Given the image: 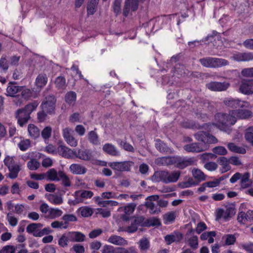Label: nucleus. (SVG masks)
<instances>
[{
    "label": "nucleus",
    "instance_id": "nucleus-38",
    "mask_svg": "<svg viewBox=\"0 0 253 253\" xmlns=\"http://www.w3.org/2000/svg\"><path fill=\"white\" fill-rule=\"evenodd\" d=\"M99 0H89L87 6L88 15H93L96 11Z\"/></svg>",
    "mask_w": 253,
    "mask_h": 253
},
{
    "label": "nucleus",
    "instance_id": "nucleus-37",
    "mask_svg": "<svg viewBox=\"0 0 253 253\" xmlns=\"http://www.w3.org/2000/svg\"><path fill=\"white\" fill-rule=\"evenodd\" d=\"M186 242L188 243V245L194 250H196L198 248V238L197 236L194 235L187 236Z\"/></svg>",
    "mask_w": 253,
    "mask_h": 253
},
{
    "label": "nucleus",
    "instance_id": "nucleus-50",
    "mask_svg": "<svg viewBox=\"0 0 253 253\" xmlns=\"http://www.w3.org/2000/svg\"><path fill=\"white\" fill-rule=\"evenodd\" d=\"M60 180L62 184L65 187H70L71 185L70 178L64 171L60 173L59 181Z\"/></svg>",
    "mask_w": 253,
    "mask_h": 253
},
{
    "label": "nucleus",
    "instance_id": "nucleus-26",
    "mask_svg": "<svg viewBox=\"0 0 253 253\" xmlns=\"http://www.w3.org/2000/svg\"><path fill=\"white\" fill-rule=\"evenodd\" d=\"M70 171L74 174H84L86 172V169L83 166L79 164H73L70 167Z\"/></svg>",
    "mask_w": 253,
    "mask_h": 253
},
{
    "label": "nucleus",
    "instance_id": "nucleus-53",
    "mask_svg": "<svg viewBox=\"0 0 253 253\" xmlns=\"http://www.w3.org/2000/svg\"><path fill=\"white\" fill-rule=\"evenodd\" d=\"M52 128L47 126L45 127L41 132V135L44 140H48L51 135Z\"/></svg>",
    "mask_w": 253,
    "mask_h": 253
},
{
    "label": "nucleus",
    "instance_id": "nucleus-21",
    "mask_svg": "<svg viewBox=\"0 0 253 253\" xmlns=\"http://www.w3.org/2000/svg\"><path fill=\"white\" fill-rule=\"evenodd\" d=\"M63 171L62 170L57 171L54 168L50 169L45 172L46 179L51 181H59L60 173Z\"/></svg>",
    "mask_w": 253,
    "mask_h": 253
},
{
    "label": "nucleus",
    "instance_id": "nucleus-39",
    "mask_svg": "<svg viewBox=\"0 0 253 253\" xmlns=\"http://www.w3.org/2000/svg\"><path fill=\"white\" fill-rule=\"evenodd\" d=\"M77 94L74 91L68 92L65 96V101L70 105H74L76 101Z\"/></svg>",
    "mask_w": 253,
    "mask_h": 253
},
{
    "label": "nucleus",
    "instance_id": "nucleus-57",
    "mask_svg": "<svg viewBox=\"0 0 253 253\" xmlns=\"http://www.w3.org/2000/svg\"><path fill=\"white\" fill-rule=\"evenodd\" d=\"M64 140L71 147H75L78 146V141L74 134L64 139Z\"/></svg>",
    "mask_w": 253,
    "mask_h": 253
},
{
    "label": "nucleus",
    "instance_id": "nucleus-23",
    "mask_svg": "<svg viewBox=\"0 0 253 253\" xmlns=\"http://www.w3.org/2000/svg\"><path fill=\"white\" fill-rule=\"evenodd\" d=\"M217 162L221 166L219 171L221 173H225L230 170V162L227 158L225 157H220L217 159Z\"/></svg>",
    "mask_w": 253,
    "mask_h": 253
},
{
    "label": "nucleus",
    "instance_id": "nucleus-6",
    "mask_svg": "<svg viewBox=\"0 0 253 253\" xmlns=\"http://www.w3.org/2000/svg\"><path fill=\"white\" fill-rule=\"evenodd\" d=\"M235 209L233 205H228L225 207V210L221 208L217 209L215 212L216 220H219L223 218L228 220L235 214Z\"/></svg>",
    "mask_w": 253,
    "mask_h": 253
},
{
    "label": "nucleus",
    "instance_id": "nucleus-63",
    "mask_svg": "<svg viewBox=\"0 0 253 253\" xmlns=\"http://www.w3.org/2000/svg\"><path fill=\"white\" fill-rule=\"evenodd\" d=\"M119 253H138V252L133 247L127 248L119 247Z\"/></svg>",
    "mask_w": 253,
    "mask_h": 253
},
{
    "label": "nucleus",
    "instance_id": "nucleus-43",
    "mask_svg": "<svg viewBox=\"0 0 253 253\" xmlns=\"http://www.w3.org/2000/svg\"><path fill=\"white\" fill-rule=\"evenodd\" d=\"M175 156L163 157L158 159V161L163 165H174Z\"/></svg>",
    "mask_w": 253,
    "mask_h": 253
},
{
    "label": "nucleus",
    "instance_id": "nucleus-52",
    "mask_svg": "<svg viewBox=\"0 0 253 253\" xmlns=\"http://www.w3.org/2000/svg\"><path fill=\"white\" fill-rule=\"evenodd\" d=\"M101 253H119V247L114 248L110 245H105L101 250Z\"/></svg>",
    "mask_w": 253,
    "mask_h": 253
},
{
    "label": "nucleus",
    "instance_id": "nucleus-8",
    "mask_svg": "<svg viewBox=\"0 0 253 253\" xmlns=\"http://www.w3.org/2000/svg\"><path fill=\"white\" fill-rule=\"evenodd\" d=\"M223 102L225 105L231 108H249L251 107L250 103L247 101H241L239 99L230 97L225 98Z\"/></svg>",
    "mask_w": 253,
    "mask_h": 253
},
{
    "label": "nucleus",
    "instance_id": "nucleus-16",
    "mask_svg": "<svg viewBox=\"0 0 253 253\" xmlns=\"http://www.w3.org/2000/svg\"><path fill=\"white\" fill-rule=\"evenodd\" d=\"M30 115L24 109L18 110L16 112L15 116L17 119L18 124L21 126H23L30 119Z\"/></svg>",
    "mask_w": 253,
    "mask_h": 253
},
{
    "label": "nucleus",
    "instance_id": "nucleus-17",
    "mask_svg": "<svg viewBox=\"0 0 253 253\" xmlns=\"http://www.w3.org/2000/svg\"><path fill=\"white\" fill-rule=\"evenodd\" d=\"M231 58L238 62H246L253 60V53L236 52L233 54Z\"/></svg>",
    "mask_w": 253,
    "mask_h": 253
},
{
    "label": "nucleus",
    "instance_id": "nucleus-18",
    "mask_svg": "<svg viewBox=\"0 0 253 253\" xmlns=\"http://www.w3.org/2000/svg\"><path fill=\"white\" fill-rule=\"evenodd\" d=\"M103 151L106 154L115 157L121 155V152L117 148L111 143H105L102 147Z\"/></svg>",
    "mask_w": 253,
    "mask_h": 253
},
{
    "label": "nucleus",
    "instance_id": "nucleus-3",
    "mask_svg": "<svg viewBox=\"0 0 253 253\" xmlns=\"http://www.w3.org/2000/svg\"><path fill=\"white\" fill-rule=\"evenodd\" d=\"M3 163L9 170L8 177L11 179L17 178L21 169V165L17 161L16 158L14 156H6Z\"/></svg>",
    "mask_w": 253,
    "mask_h": 253
},
{
    "label": "nucleus",
    "instance_id": "nucleus-48",
    "mask_svg": "<svg viewBox=\"0 0 253 253\" xmlns=\"http://www.w3.org/2000/svg\"><path fill=\"white\" fill-rule=\"evenodd\" d=\"M139 248L141 251L147 250L150 247V243L146 238H142L139 241Z\"/></svg>",
    "mask_w": 253,
    "mask_h": 253
},
{
    "label": "nucleus",
    "instance_id": "nucleus-32",
    "mask_svg": "<svg viewBox=\"0 0 253 253\" xmlns=\"http://www.w3.org/2000/svg\"><path fill=\"white\" fill-rule=\"evenodd\" d=\"M46 197L48 201L53 205H59L63 202V198L56 195L49 194L46 195Z\"/></svg>",
    "mask_w": 253,
    "mask_h": 253
},
{
    "label": "nucleus",
    "instance_id": "nucleus-1",
    "mask_svg": "<svg viewBox=\"0 0 253 253\" xmlns=\"http://www.w3.org/2000/svg\"><path fill=\"white\" fill-rule=\"evenodd\" d=\"M181 172L173 171L169 172L167 171H158L154 172L151 179L154 182L162 181L165 183L176 182L179 179Z\"/></svg>",
    "mask_w": 253,
    "mask_h": 253
},
{
    "label": "nucleus",
    "instance_id": "nucleus-58",
    "mask_svg": "<svg viewBox=\"0 0 253 253\" xmlns=\"http://www.w3.org/2000/svg\"><path fill=\"white\" fill-rule=\"evenodd\" d=\"M64 140L71 147H75L78 146V141L74 134L64 139Z\"/></svg>",
    "mask_w": 253,
    "mask_h": 253
},
{
    "label": "nucleus",
    "instance_id": "nucleus-33",
    "mask_svg": "<svg viewBox=\"0 0 253 253\" xmlns=\"http://www.w3.org/2000/svg\"><path fill=\"white\" fill-rule=\"evenodd\" d=\"M21 86L16 85L13 84H9L6 88V95L9 96H14L15 94L20 92Z\"/></svg>",
    "mask_w": 253,
    "mask_h": 253
},
{
    "label": "nucleus",
    "instance_id": "nucleus-27",
    "mask_svg": "<svg viewBox=\"0 0 253 253\" xmlns=\"http://www.w3.org/2000/svg\"><path fill=\"white\" fill-rule=\"evenodd\" d=\"M182 238V234L179 232H173L171 234L167 235L165 237V240L167 244L170 245L174 242H179Z\"/></svg>",
    "mask_w": 253,
    "mask_h": 253
},
{
    "label": "nucleus",
    "instance_id": "nucleus-47",
    "mask_svg": "<svg viewBox=\"0 0 253 253\" xmlns=\"http://www.w3.org/2000/svg\"><path fill=\"white\" fill-rule=\"evenodd\" d=\"M55 84L58 89H64L66 86L65 78L59 76L55 79Z\"/></svg>",
    "mask_w": 253,
    "mask_h": 253
},
{
    "label": "nucleus",
    "instance_id": "nucleus-28",
    "mask_svg": "<svg viewBox=\"0 0 253 253\" xmlns=\"http://www.w3.org/2000/svg\"><path fill=\"white\" fill-rule=\"evenodd\" d=\"M70 242H72V236L70 232L63 234L58 239V245L62 248H67Z\"/></svg>",
    "mask_w": 253,
    "mask_h": 253
},
{
    "label": "nucleus",
    "instance_id": "nucleus-25",
    "mask_svg": "<svg viewBox=\"0 0 253 253\" xmlns=\"http://www.w3.org/2000/svg\"><path fill=\"white\" fill-rule=\"evenodd\" d=\"M237 220L240 223L243 224H246L247 222L251 221V210H249L246 212L243 211L239 212L237 216Z\"/></svg>",
    "mask_w": 253,
    "mask_h": 253
},
{
    "label": "nucleus",
    "instance_id": "nucleus-60",
    "mask_svg": "<svg viewBox=\"0 0 253 253\" xmlns=\"http://www.w3.org/2000/svg\"><path fill=\"white\" fill-rule=\"evenodd\" d=\"M138 222L137 220H135L130 226H128L126 229L121 230L122 231H126L129 233L135 232L138 228Z\"/></svg>",
    "mask_w": 253,
    "mask_h": 253
},
{
    "label": "nucleus",
    "instance_id": "nucleus-4",
    "mask_svg": "<svg viewBox=\"0 0 253 253\" xmlns=\"http://www.w3.org/2000/svg\"><path fill=\"white\" fill-rule=\"evenodd\" d=\"M201 64L207 68H216L227 66L229 62L223 58L206 57L200 60Z\"/></svg>",
    "mask_w": 253,
    "mask_h": 253
},
{
    "label": "nucleus",
    "instance_id": "nucleus-22",
    "mask_svg": "<svg viewBox=\"0 0 253 253\" xmlns=\"http://www.w3.org/2000/svg\"><path fill=\"white\" fill-rule=\"evenodd\" d=\"M108 242L116 246H125L128 245V242L124 238L116 235L109 237Z\"/></svg>",
    "mask_w": 253,
    "mask_h": 253
},
{
    "label": "nucleus",
    "instance_id": "nucleus-29",
    "mask_svg": "<svg viewBox=\"0 0 253 253\" xmlns=\"http://www.w3.org/2000/svg\"><path fill=\"white\" fill-rule=\"evenodd\" d=\"M63 211L58 208H50L47 215H45V218L49 219H54L61 216Z\"/></svg>",
    "mask_w": 253,
    "mask_h": 253
},
{
    "label": "nucleus",
    "instance_id": "nucleus-64",
    "mask_svg": "<svg viewBox=\"0 0 253 253\" xmlns=\"http://www.w3.org/2000/svg\"><path fill=\"white\" fill-rule=\"evenodd\" d=\"M241 75L245 77H253V67L243 69L241 71Z\"/></svg>",
    "mask_w": 253,
    "mask_h": 253
},
{
    "label": "nucleus",
    "instance_id": "nucleus-44",
    "mask_svg": "<svg viewBox=\"0 0 253 253\" xmlns=\"http://www.w3.org/2000/svg\"><path fill=\"white\" fill-rule=\"evenodd\" d=\"M155 146L158 150L161 152H169L170 149L164 142L160 139L156 140Z\"/></svg>",
    "mask_w": 253,
    "mask_h": 253
},
{
    "label": "nucleus",
    "instance_id": "nucleus-19",
    "mask_svg": "<svg viewBox=\"0 0 253 253\" xmlns=\"http://www.w3.org/2000/svg\"><path fill=\"white\" fill-rule=\"evenodd\" d=\"M42 227V224L38 223H33L28 225L26 228L27 232L32 233L35 237H42V233L40 232V228Z\"/></svg>",
    "mask_w": 253,
    "mask_h": 253
},
{
    "label": "nucleus",
    "instance_id": "nucleus-10",
    "mask_svg": "<svg viewBox=\"0 0 253 253\" xmlns=\"http://www.w3.org/2000/svg\"><path fill=\"white\" fill-rule=\"evenodd\" d=\"M56 100L53 96L46 97L41 105L42 110L48 114H52L54 110Z\"/></svg>",
    "mask_w": 253,
    "mask_h": 253
},
{
    "label": "nucleus",
    "instance_id": "nucleus-12",
    "mask_svg": "<svg viewBox=\"0 0 253 253\" xmlns=\"http://www.w3.org/2000/svg\"><path fill=\"white\" fill-rule=\"evenodd\" d=\"M183 149L187 152L199 153L207 150L208 149V146L195 142L184 145Z\"/></svg>",
    "mask_w": 253,
    "mask_h": 253
},
{
    "label": "nucleus",
    "instance_id": "nucleus-2",
    "mask_svg": "<svg viewBox=\"0 0 253 253\" xmlns=\"http://www.w3.org/2000/svg\"><path fill=\"white\" fill-rule=\"evenodd\" d=\"M216 123L212 124L211 127L216 126L220 130H224V127L229 125H233L236 123L235 116H232L231 111L229 112V114L222 113H218L215 116Z\"/></svg>",
    "mask_w": 253,
    "mask_h": 253
},
{
    "label": "nucleus",
    "instance_id": "nucleus-34",
    "mask_svg": "<svg viewBox=\"0 0 253 253\" xmlns=\"http://www.w3.org/2000/svg\"><path fill=\"white\" fill-rule=\"evenodd\" d=\"M87 137L90 143L96 145L100 144L98 135L95 130L89 131Z\"/></svg>",
    "mask_w": 253,
    "mask_h": 253
},
{
    "label": "nucleus",
    "instance_id": "nucleus-30",
    "mask_svg": "<svg viewBox=\"0 0 253 253\" xmlns=\"http://www.w3.org/2000/svg\"><path fill=\"white\" fill-rule=\"evenodd\" d=\"M75 153L74 154V156H76L80 159L88 161L91 159V153L88 150H79L78 152L75 151Z\"/></svg>",
    "mask_w": 253,
    "mask_h": 253
},
{
    "label": "nucleus",
    "instance_id": "nucleus-55",
    "mask_svg": "<svg viewBox=\"0 0 253 253\" xmlns=\"http://www.w3.org/2000/svg\"><path fill=\"white\" fill-rule=\"evenodd\" d=\"M40 163L35 159H31L27 163V167L31 170H37L40 167Z\"/></svg>",
    "mask_w": 253,
    "mask_h": 253
},
{
    "label": "nucleus",
    "instance_id": "nucleus-14",
    "mask_svg": "<svg viewBox=\"0 0 253 253\" xmlns=\"http://www.w3.org/2000/svg\"><path fill=\"white\" fill-rule=\"evenodd\" d=\"M230 84L227 82H213L207 84V87L210 90L215 91H221L226 90Z\"/></svg>",
    "mask_w": 253,
    "mask_h": 253
},
{
    "label": "nucleus",
    "instance_id": "nucleus-20",
    "mask_svg": "<svg viewBox=\"0 0 253 253\" xmlns=\"http://www.w3.org/2000/svg\"><path fill=\"white\" fill-rule=\"evenodd\" d=\"M232 116H235L237 119H246L251 118L253 116V113L249 110H237L231 111Z\"/></svg>",
    "mask_w": 253,
    "mask_h": 253
},
{
    "label": "nucleus",
    "instance_id": "nucleus-59",
    "mask_svg": "<svg viewBox=\"0 0 253 253\" xmlns=\"http://www.w3.org/2000/svg\"><path fill=\"white\" fill-rule=\"evenodd\" d=\"M30 145L31 142L29 139H23L18 144V147L22 151L27 150Z\"/></svg>",
    "mask_w": 253,
    "mask_h": 253
},
{
    "label": "nucleus",
    "instance_id": "nucleus-45",
    "mask_svg": "<svg viewBox=\"0 0 253 253\" xmlns=\"http://www.w3.org/2000/svg\"><path fill=\"white\" fill-rule=\"evenodd\" d=\"M250 174L249 173H244L241 177V186L243 188H246L252 184V182L249 180Z\"/></svg>",
    "mask_w": 253,
    "mask_h": 253
},
{
    "label": "nucleus",
    "instance_id": "nucleus-31",
    "mask_svg": "<svg viewBox=\"0 0 253 253\" xmlns=\"http://www.w3.org/2000/svg\"><path fill=\"white\" fill-rule=\"evenodd\" d=\"M192 174L193 177L199 182L204 181L206 179V175L200 169L194 168L192 170Z\"/></svg>",
    "mask_w": 253,
    "mask_h": 253
},
{
    "label": "nucleus",
    "instance_id": "nucleus-5",
    "mask_svg": "<svg viewBox=\"0 0 253 253\" xmlns=\"http://www.w3.org/2000/svg\"><path fill=\"white\" fill-rule=\"evenodd\" d=\"M134 163L132 161L113 162L108 163L109 167L119 172L130 171Z\"/></svg>",
    "mask_w": 253,
    "mask_h": 253
},
{
    "label": "nucleus",
    "instance_id": "nucleus-62",
    "mask_svg": "<svg viewBox=\"0 0 253 253\" xmlns=\"http://www.w3.org/2000/svg\"><path fill=\"white\" fill-rule=\"evenodd\" d=\"M62 218L65 221L64 223L65 224V225H67L69 222H74L77 220L76 217L73 214H64Z\"/></svg>",
    "mask_w": 253,
    "mask_h": 253
},
{
    "label": "nucleus",
    "instance_id": "nucleus-24",
    "mask_svg": "<svg viewBox=\"0 0 253 253\" xmlns=\"http://www.w3.org/2000/svg\"><path fill=\"white\" fill-rule=\"evenodd\" d=\"M48 78L44 73L40 74L36 79L35 85L37 88L41 89L47 84Z\"/></svg>",
    "mask_w": 253,
    "mask_h": 253
},
{
    "label": "nucleus",
    "instance_id": "nucleus-15",
    "mask_svg": "<svg viewBox=\"0 0 253 253\" xmlns=\"http://www.w3.org/2000/svg\"><path fill=\"white\" fill-rule=\"evenodd\" d=\"M136 207V204L133 203H129L124 207L119 208L118 211L119 212H124L125 214L122 215V218L124 220H127L128 219V216L133 213Z\"/></svg>",
    "mask_w": 253,
    "mask_h": 253
},
{
    "label": "nucleus",
    "instance_id": "nucleus-61",
    "mask_svg": "<svg viewBox=\"0 0 253 253\" xmlns=\"http://www.w3.org/2000/svg\"><path fill=\"white\" fill-rule=\"evenodd\" d=\"M6 219L9 224L13 227L16 226L18 223V219L11 213H8L6 216Z\"/></svg>",
    "mask_w": 253,
    "mask_h": 253
},
{
    "label": "nucleus",
    "instance_id": "nucleus-35",
    "mask_svg": "<svg viewBox=\"0 0 253 253\" xmlns=\"http://www.w3.org/2000/svg\"><path fill=\"white\" fill-rule=\"evenodd\" d=\"M227 146L228 149L232 152L242 154L246 152V150L245 148L238 146L234 143H229L227 144Z\"/></svg>",
    "mask_w": 253,
    "mask_h": 253
},
{
    "label": "nucleus",
    "instance_id": "nucleus-7",
    "mask_svg": "<svg viewBox=\"0 0 253 253\" xmlns=\"http://www.w3.org/2000/svg\"><path fill=\"white\" fill-rule=\"evenodd\" d=\"M195 139L201 141L200 144H204L208 145V144L215 143L217 142V139L213 135L209 133L200 131L194 134Z\"/></svg>",
    "mask_w": 253,
    "mask_h": 253
},
{
    "label": "nucleus",
    "instance_id": "nucleus-54",
    "mask_svg": "<svg viewBox=\"0 0 253 253\" xmlns=\"http://www.w3.org/2000/svg\"><path fill=\"white\" fill-rule=\"evenodd\" d=\"M245 137L248 142L253 145V127H250L246 129Z\"/></svg>",
    "mask_w": 253,
    "mask_h": 253
},
{
    "label": "nucleus",
    "instance_id": "nucleus-11",
    "mask_svg": "<svg viewBox=\"0 0 253 253\" xmlns=\"http://www.w3.org/2000/svg\"><path fill=\"white\" fill-rule=\"evenodd\" d=\"M196 161L194 158H186L175 156L174 166L180 169H183L186 167L193 165Z\"/></svg>",
    "mask_w": 253,
    "mask_h": 253
},
{
    "label": "nucleus",
    "instance_id": "nucleus-51",
    "mask_svg": "<svg viewBox=\"0 0 253 253\" xmlns=\"http://www.w3.org/2000/svg\"><path fill=\"white\" fill-rule=\"evenodd\" d=\"M222 239L224 240L226 245H233L236 241V238L233 234L225 235L222 237Z\"/></svg>",
    "mask_w": 253,
    "mask_h": 253
},
{
    "label": "nucleus",
    "instance_id": "nucleus-36",
    "mask_svg": "<svg viewBox=\"0 0 253 253\" xmlns=\"http://www.w3.org/2000/svg\"><path fill=\"white\" fill-rule=\"evenodd\" d=\"M28 133L30 137L36 138L40 136V131L37 126L33 124H30L28 127Z\"/></svg>",
    "mask_w": 253,
    "mask_h": 253
},
{
    "label": "nucleus",
    "instance_id": "nucleus-13",
    "mask_svg": "<svg viewBox=\"0 0 253 253\" xmlns=\"http://www.w3.org/2000/svg\"><path fill=\"white\" fill-rule=\"evenodd\" d=\"M239 91L245 95L253 94V84L251 80L244 79L241 81L239 87Z\"/></svg>",
    "mask_w": 253,
    "mask_h": 253
},
{
    "label": "nucleus",
    "instance_id": "nucleus-46",
    "mask_svg": "<svg viewBox=\"0 0 253 253\" xmlns=\"http://www.w3.org/2000/svg\"><path fill=\"white\" fill-rule=\"evenodd\" d=\"M145 206L152 214H157L160 212V208L156 206L153 202H146Z\"/></svg>",
    "mask_w": 253,
    "mask_h": 253
},
{
    "label": "nucleus",
    "instance_id": "nucleus-9",
    "mask_svg": "<svg viewBox=\"0 0 253 253\" xmlns=\"http://www.w3.org/2000/svg\"><path fill=\"white\" fill-rule=\"evenodd\" d=\"M57 151V154L67 159L73 158L74 154H76L75 151L66 146L62 141L58 142Z\"/></svg>",
    "mask_w": 253,
    "mask_h": 253
},
{
    "label": "nucleus",
    "instance_id": "nucleus-56",
    "mask_svg": "<svg viewBox=\"0 0 253 253\" xmlns=\"http://www.w3.org/2000/svg\"><path fill=\"white\" fill-rule=\"evenodd\" d=\"M39 104V103L38 101H34L27 105L24 109L30 115L32 112L37 108Z\"/></svg>",
    "mask_w": 253,
    "mask_h": 253
},
{
    "label": "nucleus",
    "instance_id": "nucleus-42",
    "mask_svg": "<svg viewBox=\"0 0 253 253\" xmlns=\"http://www.w3.org/2000/svg\"><path fill=\"white\" fill-rule=\"evenodd\" d=\"M176 212L174 211L169 212L164 215V222L165 224H169L172 223L176 217Z\"/></svg>",
    "mask_w": 253,
    "mask_h": 253
},
{
    "label": "nucleus",
    "instance_id": "nucleus-41",
    "mask_svg": "<svg viewBox=\"0 0 253 253\" xmlns=\"http://www.w3.org/2000/svg\"><path fill=\"white\" fill-rule=\"evenodd\" d=\"M72 236V242H81L84 241L85 236L79 232H69Z\"/></svg>",
    "mask_w": 253,
    "mask_h": 253
},
{
    "label": "nucleus",
    "instance_id": "nucleus-40",
    "mask_svg": "<svg viewBox=\"0 0 253 253\" xmlns=\"http://www.w3.org/2000/svg\"><path fill=\"white\" fill-rule=\"evenodd\" d=\"M79 211L81 215L84 217H89L92 215L93 213L92 208L88 206H83L79 209Z\"/></svg>",
    "mask_w": 253,
    "mask_h": 253
},
{
    "label": "nucleus",
    "instance_id": "nucleus-49",
    "mask_svg": "<svg viewBox=\"0 0 253 253\" xmlns=\"http://www.w3.org/2000/svg\"><path fill=\"white\" fill-rule=\"evenodd\" d=\"M75 199L69 201L70 204L76 205L79 203L83 202L81 192L80 190L76 191L74 194Z\"/></svg>",
    "mask_w": 253,
    "mask_h": 253
}]
</instances>
